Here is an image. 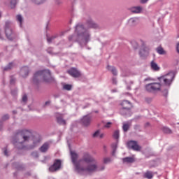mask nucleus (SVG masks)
<instances>
[{
  "instance_id": "e433bc0d",
  "label": "nucleus",
  "mask_w": 179,
  "mask_h": 179,
  "mask_svg": "<svg viewBox=\"0 0 179 179\" xmlns=\"http://www.w3.org/2000/svg\"><path fill=\"white\" fill-rule=\"evenodd\" d=\"M111 125H113V123H111V122H107L104 125V128H111Z\"/></svg>"
},
{
  "instance_id": "6e6d98bb",
  "label": "nucleus",
  "mask_w": 179,
  "mask_h": 179,
  "mask_svg": "<svg viewBox=\"0 0 179 179\" xmlns=\"http://www.w3.org/2000/svg\"><path fill=\"white\" fill-rule=\"evenodd\" d=\"M0 17H1V13H0Z\"/></svg>"
},
{
  "instance_id": "de8ad7c7",
  "label": "nucleus",
  "mask_w": 179,
  "mask_h": 179,
  "mask_svg": "<svg viewBox=\"0 0 179 179\" xmlns=\"http://www.w3.org/2000/svg\"><path fill=\"white\" fill-rule=\"evenodd\" d=\"M104 137V134H101L99 133V138H103Z\"/></svg>"
},
{
  "instance_id": "2eb2a0df",
  "label": "nucleus",
  "mask_w": 179,
  "mask_h": 179,
  "mask_svg": "<svg viewBox=\"0 0 179 179\" xmlns=\"http://www.w3.org/2000/svg\"><path fill=\"white\" fill-rule=\"evenodd\" d=\"M81 122L85 127H87L88 125H90V122H92V117L89 115L84 116L81 120Z\"/></svg>"
},
{
  "instance_id": "ea45409f",
  "label": "nucleus",
  "mask_w": 179,
  "mask_h": 179,
  "mask_svg": "<svg viewBox=\"0 0 179 179\" xmlns=\"http://www.w3.org/2000/svg\"><path fill=\"white\" fill-rule=\"evenodd\" d=\"M12 68V63H10L7 67L4 69V71H8V69H10Z\"/></svg>"
},
{
  "instance_id": "f257e3e1",
  "label": "nucleus",
  "mask_w": 179,
  "mask_h": 179,
  "mask_svg": "<svg viewBox=\"0 0 179 179\" xmlns=\"http://www.w3.org/2000/svg\"><path fill=\"white\" fill-rule=\"evenodd\" d=\"M97 24L94 23L92 20L87 21L86 27L82 24H78L76 27V33L78 38L84 40L85 43H87L90 40V34L87 29H97Z\"/></svg>"
},
{
  "instance_id": "a211bd4d",
  "label": "nucleus",
  "mask_w": 179,
  "mask_h": 179,
  "mask_svg": "<svg viewBox=\"0 0 179 179\" xmlns=\"http://www.w3.org/2000/svg\"><path fill=\"white\" fill-rule=\"evenodd\" d=\"M21 74L22 75L23 78H26V76L29 75V67H22L21 69Z\"/></svg>"
},
{
  "instance_id": "7ed1b4c3",
  "label": "nucleus",
  "mask_w": 179,
  "mask_h": 179,
  "mask_svg": "<svg viewBox=\"0 0 179 179\" xmlns=\"http://www.w3.org/2000/svg\"><path fill=\"white\" fill-rule=\"evenodd\" d=\"M31 136V132L27 130L21 131L17 134V140H13V143L17 149H24L26 146L23 145L24 142H29Z\"/></svg>"
},
{
  "instance_id": "8fccbe9b",
  "label": "nucleus",
  "mask_w": 179,
  "mask_h": 179,
  "mask_svg": "<svg viewBox=\"0 0 179 179\" xmlns=\"http://www.w3.org/2000/svg\"><path fill=\"white\" fill-rule=\"evenodd\" d=\"M133 45H134V47H135V45H136V47H138V43H136V42H134V43H133Z\"/></svg>"
},
{
  "instance_id": "603ef678",
  "label": "nucleus",
  "mask_w": 179,
  "mask_h": 179,
  "mask_svg": "<svg viewBox=\"0 0 179 179\" xmlns=\"http://www.w3.org/2000/svg\"><path fill=\"white\" fill-rule=\"evenodd\" d=\"M13 113H14V114H16V111L14 110V111H13Z\"/></svg>"
},
{
  "instance_id": "c756f323",
  "label": "nucleus",
  "mask_w": 179,
  "mask_h": 179,
  "mask_svg": "<svg viewBox=\"0 0 179 179\" xmlns=\"http://www.w3.org/2000/svg\"><path fill=\"white\" fill-rule=\"evenodd\" d=\"M117 143L112 145V148L113 150V153H112L113 156H114V155H115V150H117Z\"/></svg>"
},
{
  "instance_id": "c03bdc74",
  "label": "nucleus",
  "mask_w": 179,
  "mask_h": 179,
  "mask_svg": "<svg viewBox=\"0 0 179 179\" xmlns=\"http://www.w3.org/2000/svg\"><path fill=\"white\" fill-rule=\"evenodd\" d=\"M149 0H141V3H146Z\"/></svg>"
},
{
  "instance_id": "f8f14e48",
  "label": "nucleus",
  "mask_w": 179,
  "mask_h": 179,
  "mask_svg": "<svg viewBox=\"0 0 179 179\" xmlns=\"http://www.w3.org/2000/svg\"><path fill=\"white\" fill-rule=\"evenodd\" d=\"M68 73L73 78L80 77V72L78 71L76 68H71L68 71Z\"/></svg>"
},
{
  "instance_id": "b1692460",
  "label": "nucleus",
  "mask_w": 179,
  "mask_h": 179,
  "mask_svg": "<svg viewBox=\"0 0 179 179\" xmlns=\"http://www.w3.org/2000/svg\"><path fill=\"white\" fill-rule=\"evenodd\" d=\"M134 162H135L134 157L123 158V163H134Z\"/></svg>"
},
{
  "instance_id": "72a5a7b5",
  "label": "nucleus",
  "mask_w": 179,
  "mask_h": 179,
  "mask_svg": "<svg viewBox=\"0 0 179 179\" xmlns=\"http://www.w3.org/2000/svg\"><path fill=\"white\" fill-rule=\"evenodd\" d=\"M128 129H129V124H124L123 125V130L124 131V132H127V131H128Z\"/></svg>"
},
{
  "instance_id": "412c9836",
  "label": "nucleus",
  "mask_w": 179,
  "mask_h": 179,
  "mask_svg": "<svg viewBox=\"0 0 179 179\" xmlns=\"http://www.w3.org/2000/svg\"><path fill=\"white\" fill-rule=\"evenodd\" d=\"M150 66H151V69H153V71H159L160 69L157 64L154 61L151 62Z\"/></svg>"
},
{
  "instance_id": "a878e982",
  "label": "nucleus",
  "mask_w": 179,
  "mask_h": 179,
  "mask_svg": "<svg viewBox=\"0 0 179 179\" xmlns=\"http://www.w3.org/2000/svg\"><path fill=\"white\" fill-rule=\"evenodd\" d=\"M16 19L17 22H19L20 27H22V23L23 22V17H22V15H17L16 16Z\"/></svg>"
},
{
  "instance_id": "f03ea898",
  "label": "nucleus",
  "mask_w": 179,
  "mask_h": 179,
  "mask_svg": "<svg viewBox=\"0 0 179 179\" xmlns=\"http://www.w3.org/2000/svg\"><path fill=\"white\" fill-rule=\"evenodd\" d=\"M71 156L72 163L74 164L76 170L79 174L94 173V171L97 170V166L95 164L89 165L87 167L82 166V165H80V163H79V161L78 162V158L79 157V155L76 152L71 151Z\"/></svg>"
},
{
  "instance_id": "9b49d317",
  "label": "nucleus",
  "mask_w": 179,
  "mask_h": 179,
  "mask_svg": "<svg viewBox=\"0 0 179 179\" xmlns=\"http://www.w3.org/2000/svg\"><path fill=\"white\" fill-rule=\"evenodd\" d=\"M55 117L58 124L60 125H66V121L64 120V114L57 113H55Z\"/></svg>"
},
{
  "instance_id": "37998d69",
  "label": "nucleus",
  "mask_w": 179,
  "mask_h": 179,
  "mask_svg": "<svg viewBox=\"0 0 179 179\" xmlns=\"http://www.w3.org/2000/svg\"><path fill=\"white\" fill-rule=\"evenodd\" d=\"M113 83L114 85H117V79L116 78H113Z\"/></svg>"
},
{
  "instance_id": "f3484780",
  "label": "nucleus",
  "mask_w": 179,
  "mask_h": 179,
  "mask_svg": "<svg viewBox=\"0 0 179 179\" xmlns=\"http://www.w3.org/2000/svg\"><path fill=\"white\" fill-rule=\"evenodd\" d=\"M40 142H41V136L36 135L33 137V143H34V146H36V145H37V143H40Z\"/></svg>"
},
{
  "instance_id": "a19ab883",
  "label": "nucleus",
  "mask_w": 179,
  "mask_h": 179,
  "mask_svg": "<svg viewBox=\"0 0 179 179\" xmlns=\"http://www.w3.org/2000/svg\"><path fill=\"white\" fill-rule=\"evenodd\" d=\"M22 101H24V103H26V101H27V95H24L22 96Z\"/></svg>"
},
{
  "instance_id": "c85d7f7f",
  "label": "nucleus",
  "mask_w": 179,
  "mask_h": 179,
  "mask_svg": "<svg viewBox=\"0 0 179 179\" xmlns=\"http://www.w3.org/2000/svg\"><path fill=\"white\" fill-rule=\"evenodd\" d=\"M57 37H58V35H55V36H52L51 37H48L47 40H48V43H51L52 41V40L57 38Z\"/></svg>"
},
{
  "instance_id": "9d476101",
  "label": "nucleus",
  "mask_w": 179,
  "mask_h": 179,
  "mask_svg": "<svg viewBox=\"0 0 179 179\" xmlns=\"http://www.w3.org/2000/svg\"><path fill=\"white\" fill-rule=\"evenodd\" d=\"M127 146L129 149H132L133 150L139 151L141 150V146L138 145V142L135 141H130L127 143Z\"/></svg>"
},
{
  "instance_id": "20e7f679",
  "label": "nucleus",
  "mask_w": 179,
  "mask_h": 179,
  "mask_svg": "<svg viewBox=\"0 0 179 179\" xmlns=\"http://www.w3.org/2000/svg\"><path fill=\"white\" fill-rule=\"evenodd\" d=\"M40 79H43V82H51L52 77H51L50 70L39 71L34 75V83H38Z\"/></svg>"
},
{
  "instance_id": "a18cd8bd",
  "label": "nucleus",
  "mask_w": 179,
  "mask_h": 179,
  "mask_svg": "<svg viewBox=\"0 0 179 179\" xmlns=\"http://www.w3.org/2000/svg\"><path fill=\"white\" fill-rule=\"evenodd\" d=\"M69 41H72V40H73V36H69Z\"/></svg>"
},
{
  "instance_id": "1a4fd4ad",
  "label": "nucleus",
  "mask_w": 179,
  "mask_h": 179,
  "mask_svg": "<svg viewBox=\"0 0 179 179\" xmlns=\"http://www.w3.org/2000/svg\"><path fill=\"white\" fill-rule=\"evenodd\" d=\"M10 22L7 21L6 22V29L5 33L7 38L8 40H12V36H13V32H12V29H10Z\"/></svg>"
},
{
  "instance_id": "423d86ee",
  "label": "nucleus",
  "mask_w": 179,
  "mask_h": 179,
  "mask_svg": "<svg viewBox=\"0 0 179 179\" xmlns=\"http://www.w3.org/2000/svg\"><path fill=\"white\" fill-rule=\"evenodd\" d=\"M80 164H82V163H87V164H89V163H92V164H90L87 166H81V167H89V166H93L95 165L97 166V164H96V159L93 158L88 153H85L82 159L79 160ZM97 169V167H96Z\"/></svg>"
},
{
  "instance_id": "58836bf2",
  "label": "nucleus",
  "mask_w": 179,
  "mask_h": 179,
  "mask_svg": "<svg viewBox=\"0 0 179 179\" xmlns=\"http://www.w3.org/2000/svg\"><path fill=\"white\" fill-rule=\"evenodd\" d=\"M3 121H6V120H9V115H5L2 117Z\"/></svg>"
},
{
  "instance_id": "4c0bfd02",
  "label": "nucleus",
  "mask_w": 179,
  "mask_h": 179,
  "mask_svg": "<svg viewBox=\"0 0 179 179\" xmlns=\"http://www.w3.org/2000/svg\"><path fill=\"white\" fill-rule=\"evenodd\" d=\"M31 156H32V157L37 158V157H38V153L37 152H34L31 153Z\"/></svg>"
},
{
  "instance_id": "5fc2aeb1",
  "label": "nucleus",
  "mask_w": 179,
  "mask_h": 179,
  "mask_svg": "<svg viewBox=\"0 0 179 179\" xmlns=\"http://www.w3.org/2000/svg\"><path fill=\"white\" fill-rule=\"evenodd\" d=\"M113 92H117L116 90H113Z\"/></svg>"
},
{
  "instance_id": "cd10ccee",
  "label": "nucleus",
  "mask_w": 179,
  "mask_h": 179,
  "mask_svg": "<svg viewBox=\"0 0 179 179\" xmlns=\"http://www.w3.org/2000/svg\"><path fill=\"white\" fill-rule=\"evenodd\" d=\"M113 138L115 139L118 140V138H120V131L116 130V131H114V133H113Z\"/></svg>"
},
{
  "instance_id": "6ab92c4d",
  "label": "nucleus",
  "mask_w": 179,
  "mask_h": 179,
  "mask_svg": "<svg viewBox=\"0 0 179 179\" xmlns=\"http://www.w3.org/2000/svg\"><path fill=\"white\" fill-rule=\"evenodd\" d=\"M50 146L48 145V143H44L41 148H40V151L42 153H45V152H47V150H48Z\"/></svg>"
},
{
  "instance_id": "473e14b6",
  "label": "nucleus",
  "mask_w": 179,
  "mask_h": 179,
  "mask_svg": "<svg viewBox=\"0 0 179 179\" xmlns=\"http://www.w3.org/2000/svg\"><path fill=\"white\" fill-rule=\"evenodd\" d=\"M110 162H111V158H110V157H106V158L103 159V163L105 164L110 163Z\"/></svg>"
},
{
  "instance_id": "ddd939ff",
  "label": "nucleus",
  "mask_w": 179,
  "mask_h": 179,
  "mask_svg": "<svg viewBox=\"0 0 179 179\" xmlns=\"http://www.w3.org/2000/svg\"><path fill=\"white\" fill-rule=\"evenodd\" d=\"M150 50V49L149 48V47L143 44L142 48L139 52V55H141V57H145V55H148L149 54Z\"/></svg>"
},
{
  "instance_id": "3c124183",
  "label": "nucleus",
  "mask_w": 179,
  "mask_h": 179,
  "mask_svg": "<svg viewBox=\"0 0 179 179\" xmlns=\"http://www.w3.org/2000/svg\"><path fill=\"white\" fill-rule=\"evenodd\" d=\"M100 170H104V166H103Z\"/></svg>"
},
{
  "instance_id": "aec40b11",
  "label": "nucleus",
  "mask_w": 179,
  "mask_h": 179,
  "mask_svg": "<svg viewBox=\"0 0 179 179\" xmlns=\"http://www.w3.org/2000/svg\"><path fill=\"white\" fill-rule=\"evenodd\" d=\"M153 172L150 171H147L144 175L143 177L144 178H148V179H152L153 178Z\"/></svg>"
},
{
  "instance_id": "79ce46f5",
  "label": "nucleus",
  "mask_w": 179,
  "mask_h": 179,
  "mask_svg": "<svg viewBox=\"0 0 179 179\" xmlns=\"http://www.w3.org/2000/svg\"><path fill=\"white\" fill-rule=\"evenodd\" d=\"M10 85H13V83H15V79L11 78L10 80Z\"/></svg>"
},
{
  "instance_id": "dca6fc26",
  "label": "nucleus",
  "mask_w": 179,
  "mask_h": 179,
  "mask_svg": "<svg viewBox=\"0 0 179 179\" xmlns=\"http://www.w3.org/2000/svg\"><path fill=\"white\" fill-rule=\"evenodd\" d=\"M143 10V7L142 6H134L130 8V11L132 13H142Z\"/></svg>"
},
{
  "instance_id": "39448f33",
  "label": "nucleus",
  "mask_w": 179,
  "mask_h": 179,
  "mask_svg": "<svg viewBox=\"0 0 179 179\" xmlns=\"http://www.w3.org/2000/svg\"><path fill=\"white\" fill-rule=\"evenodd\" d=\"M176 74L173 72H171L164 76H162L159 78V80L162 85H164L165 86H170L171 83H173V80H174V78Z\"/></svg>"
},
{
  "instance_id": "864d4df0",
  "label": "nucleus",
  "mask_w": 179,
  "mask_h": 179,
  "mask_svg": "<svg viewBox=\"0 0 179 179\" xmlns=\"http://www.w3.org/2000/svg\"><path fill=\"white\" fill-rule=\"evenodd\" d=\"M134 48H135V50H136V48H138V47H136V48L134 47Z\"/></svg>"
},
{
  "instance_id": "2f4dec72",
  "label": "nucleus",
  "mask_w": 179,
  "mask_h": 179,
  "mask_svg": "<svg viewBox=\"0 0 179 179\" xmlns=\"http://www.w3.org/2000/svg\"><path fill=\"white\" fill-rule=\"evenodd\" d=\"M32 1L36 5H41V3H43L44 2V1H45V0H32Z\"/></svg>"
},
{
  "instance_id": "4be33fe9",
  "label": "nucleus",
  "mask_w": 179,
  "mask_h": 179,
  "mask_svg": "<svg viewBox=\"0 0 179 179\" xmlns=\"http://www.w3.org/2000/svg\"><path fill=\"white\" fill-rule=\"evenodd\" d=\"M107 69L109 70L113 73V75L117 76V69H115V67L108 66Z\"/></svg>"
},
{
  "instance_id": "49530a36",
  "label": "nucleus",
  "mask_w": 179,
  "mask_h": 179,
  "mask_svg": "<svg viewBox=\"0 0 179 179\" xmlns=\"http://www.w3.org/2000/svg\"><path fill=\"white\" fill-rule=\"evenodd\" d=\"M50 103H51L50 101H47L45 103V106H48V104H50Z\"/></svg>"
},
{
  "instance_id": "7c9ffc66",
  "label": "nucleus",
  "mask_w": 179,
  "mask_h": 179,
  "mask_svg": "<svg viewBox=\"0 0 179 179\" xmlns=\"http://www.w3.org/2000/svg\"><path fill=\"white\" fill-rule=\"evenodd\" d=\"M16 2H17V0H11V1H10V8L12 9H13V8H15V6H16Z\"/></svg>"
},
{
  "instance_id": "4468645a",
  "label": "nucleus",
  "mask_w": 179,
  "mask_h": 179,
  "mask_svg": "<svg viewBox=\"0 0 179 179\" xmlns=\"http://www.w3.org/2000/svg\"><path fill=\"white\" fill-rule=\"evenodd\" d=\"M120 106L124 110H129L132 107V103L129 101L124 100L121 102Z\"/></svg>"
},
{
  "instance_id": "09e8293b",
  "label": "nucleus",
  "mask_w": 179,
  "mask_h": 179,
  "mask_svg": "<svg viewBox=\"0 0 179 179\" xmlns=\"http://www.w3.org/2000/svg\"><path fill=\"white\" fill-rule=\"evenodd\" d=\"M4 155H5V156H8V150H4Z\"/></svg>"
},
{
  "instance_id": "0eeeda50",
  "label": "nucleus",
  "mask_w": 179,
  "mask_h": 179,
  "mask_svg": "<svg viewBox=\"0 0 179 179\" xmlns=\"http://www.w3.org/2000/svg\"><path fill=\"white\" fill-rule=\"evenodd\" d=\"M160 87H162V85H160V83H150V84H148L145 86V90H147V92H156L157 90H160Z\"/></svg>"
},
{
  "instance_id": "bb28decb",
  "label": "nucleus",
  "mask_w": 179,
  "mask_h": 179,
  "mask_svg": "<svg viewBox=\"0 0 179 179\" xmlns=\"http://www.w3.org/2000/svg\"><path fill=\"white\" fill-rule=\"evenodd\" d=\"M64 90H72V85L69 84H64L63 85Z\"/></svg>"
},
{
  "instance_id": "c9c22d12",
  "label": "nucleus",
  "mask_w": 179,
  "mask_h": 179,
  "mask_svg": "<svg viewBox=\"0 0 179 179\" xmlns=\"http://www.w3.org/2000/svg\"><path fill=\"white\" fill-rule=\"evenodd\" d=\"M100 135V130L95 131L93 134V138H98Z\"/></svg>"
},
{
  "instance_id": "6e6552de",
  "label": "nucleus",
  "mask_w": 179,
  "mask_h": 179,
  "mask_svg": "<svg viewBox=\"0 0 179 179\" xmlns=\"http://www.w3.org/2000/svg\"><path fill=\"white\" fill-rule=\"evenodd\" d=\"M62 163V162H61L60 159L55 160L53 164L50 166L49 171H50V173H54L55 171H58V170H59V169H61Z\"/></svg>"
},
{
  "instance_id": "f704fd0d",
  "label": "nucleus",
  "mask_w": 179,
  "mask_h": 179,
  "mask_svg": "<svg viewBox=\"0 0 179 179\" xmlns=\"http://www.w3.org/2000/svg\"><path fill=\"white\" fill-rule=\"evenodd\" d=\"M163 131L165 134H171V130L167 127H164Z\"/></svg>"
},
{
  "instance_id": "5701e85b",
  "label": "nucleus",
  "mask_w": 179,
  "mask_h": 179,
  "mask_svg": "<svg viewBox=\"0 0 179 179\" xmlns=\"http://www.w3.org/2000/svg\"><path fill=\"white\" fill-rule=\"evenodd\" d=\"M138 22V18H130L129 20V24H130L131 26H135V24H136Z\"/></svg>"
},
{
  "instance_id": "393cba45",
  "label": "nucleus",
  "mask_w": 179,
  "mask_h": 179,
  "mask_svg": "<svg viewBox=\"0 0 179 179\" xmlns=\"http://www.w3.org/2000/svg\"><path fill=\"white\" fill-rule=\"evenodd\" d=\"M156 51L160 55H164V54H166V51H164V49H163V48L160 46L157 48Z\"/></svg>"
}]
</instances>
